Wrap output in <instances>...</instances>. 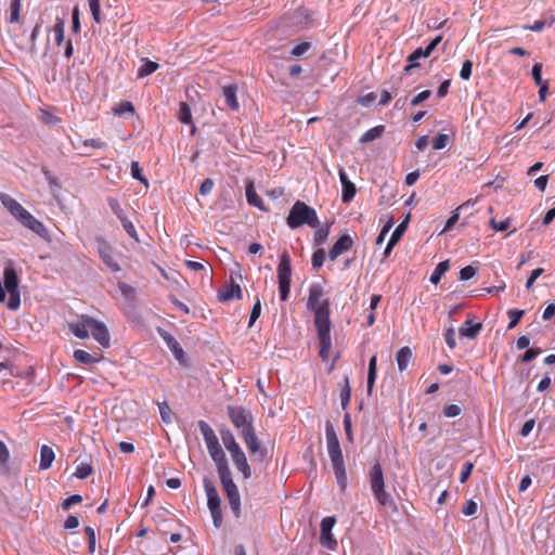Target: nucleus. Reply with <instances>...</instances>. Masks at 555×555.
Segmentation results:
<instances>
[{
  "mask_svg": "<svg viewBox=\"0 0 555 555\" xmlns=\"http://www.w3.org/2000/svg\"><path fill=\"white\" fill-rule=\"evenodd\" d=\"M448 269H449L448 260L439 262L430 276V282L435 285L438 284L441 280V276L448 271Z\"/></svg>",
  "mask_w": 555,
  "mask_h": 555,
  "instance_id": "39",
  "label": "nucleus"
},
{
  "mask_svg": "<svg viewBox=\"0 0 555 555\" xmlns=\"http://www.w3.org/2000/svg\"><path fill=\"white\" fill-rule=\"evenodd\" d=\"M525 311L524 310H519V309H511L507 311V315L509 318V323H508V326L507 328L508 330H512L514 328L520 321V319L522 318Z\"/></svg>",
  "mask_w": 555,
  "mask_h": 555,
  "instance_id": "43",
  "label": "nucleus"
},
{
  "mask_svg": "<svg viewBox=\"0 0 555 555\" xmlns=\"http://www.w3.org/2000/svg\"><path fill=\"white\" fill-rule=\"evenodd\" d=\"M324 260H325V251H324V249L320 248V249L315 250L313 253V255H312V258H311L312 268L314 270L320 269L323 266Z\"/></svg>",
  "mask_w": 555,
  "mask_h": 555,
  "instance_id": "47",
  "label": "nucleus"
},
{
  "mask_svg": "<svg viewBox=\"0 0 555 555\" xmlns=\"http://www.w3.org/2000/svg\"><path fill=\"white\" fill-rule=\"evenodd\" d=\"M325 438H326V448L330 460L332 464L344 463L343 452L340 449V443L334 426L330 421L325 423Z\"/></svg>",
  "mask_w": 555,
  "mask_h": 555,
  "instance_id": "8",
  "label": "nucleus"
},
{
  "mask_svg": "<svg viewBox=\"0 0 555 555\" xmlns=\"http://www.w3.org/2000/svg\"><path fill=\"white\" fill-rule=\"evenodd\" d=\"M131 176L133 179L139 180L147 185V180L142 176V170L138 162L131 163Z\"/></svg>",
  "mask_w": 555,
  "mask_h": 555,
  "instance_id": "54",
  "label": "nucleus"
},
{
  "mask_svg": "<svg viewBox=\"0 0 555 555\" xmlns=\"http://www.w3.org/2000/svg\"><path fill=\"white\" fill-rule=\"evenodd\" d=\"M448 142H449L448 135L440 133L434 139L433 149L434 150H442L447 146Z\"/></svg>",
  "mask_w": 555,
  "mask_h": 555,
  "instance_id": "61",
  "label": "nucleus"
},
{
  "mask_svg": "<svg viewBox=\"0 0 555 555\" xmlns=\"http://www.w3.org/2000/svg\"><path fill=\"white\" fill-rule=\"evenodd\" d=\"M108 206L112 209V211L116 215V217L120 220L122 217H125V212L122 208L120 207L118 201L116 198H108Z\"/></svg>",
  "mask_w": 555,
  "mask_h": 555,
  "instance_id": "58",
  "label": "nucleus"
},
{
  "mask_svg": "<svg viewBox=\"0 0 555 555\" xmlns=\"http://www.w3.org/2000/svg\"><path fill=\"white\" fill-rule=\"evenodd\" d=\"M509 224H511L509 219H505L503 221H496L495 219H491V221H490L491 228L494 229L495 231H500V232L507 230L509 228Z\"/></svg>",
  "mask_w": 555,
  "mask_h": 555,
  "instance_id": "63",
  "label": "nucleus"
},
{
  "mask_svg": "<svg viewBox=\"0 0 555 555\" xmlns=\"http://www.w3.org/2000/svg\"><path fill=\"white\" fill-rule=\"evenodd\" d=\"M91 335L102 347H109L111 337L104 323L94 320L91 328Z\"/></svg>",
  "mask_w": 555,
  "mask_h": 555,
  "instance_id": "20",
  "label": "nucleus"
},
{
  "mask_svg": "<svg viewBox=\"0 0 555 555\" xmlns=\"http://www.w3.org/2000/svg\"><path fill=\"white\" fill-rule=\"evenodd\" d=\"M246 443V447L250 454H257L259 456V460L262 461L266 455L267 451L263 449L256 436L255 429L244 433L243 436H241Z\"/></svg>",
  "mask_w": 555,
  "mask_h": 555,
  "instance_id": "17",
  "label": "nucleus"
},
{
  "mask_svg": "<svg viewBox=\"0 0 555 555\" xmlns=\"http://www.w3.org/2000/svg\"><path fill=\"white\" fill-rule=\"evenodd\" d=\"M214 181L209 178L205 179L199 186V194L203 196L208 195L214 189Z\"/></svg>",
  "mask_w": 555,
  "mask_h": 555,
  "instance_id": "64",
  "label": "nucleus"
},
{
  "mask_svg": "<svg viewBox=\"0 0 555 555\" xmlns=\"http://www.w3.org/2000/svg\"><path fill=\"white\" fill-rule=\"evenodd\" d=\"M82 146L95 150H103L106 147V144L100 139H87L82 141Z\"/></svg>",
  "mask_w": 555,
  "mask_h": 555,
  "instance_id": "60",
  "label": "nucleus"
},
{
  "mask_svg": "<svg viewBox=\"0 0 555 555\" xmlns=\"http://www.w3.org/2000/svg\"><path fill=\"white\" fill-rule=\"evenodd\" d=\"M330 234V225H325V227H322V228H319L315 233H314V237H313V242L315 245H322L327 236Z\"/></svg>",
  "mask_w": 555,
  "mask_h": 555,
  "instance_id": "46",
  "label": "nucleus"
},
{
  "mask_svg": "<svg viewBox=\"0 0 555 555\" xmlns=\"http://www.w3.org/2000/svg\"><path fill=\"white\" fill-rule=\"evenodd\" d=\"M88 4H89L90 12L92 14L93 21L96 24H100L102 22L100 0H88Z\"/></svg>",
  "mask_w": 555,
  "mask_h": 555,
  "instance_id": "44",
  "label": "nucleus"
},
{
  "mask_svg": "<svg viewBox=\"0 0 555 555\" xmlns=\"http://www.w3.org/2000/svg\"><path fill=\"white\" fill-rule=\"evenodd\" d=\"M208 450V453L212 461L216 464L217 473L220 478V482L222 489L227 495L230 508L235 516V518H240L241 516V496L237 489V486L234 483L232 478V473L229 467V463L220 444L216 447H211Z\"/></svg>",
  "mask_w": 555,
  "mask_h": 555,
  "instance_id": "2",
  "label": "nucleus"
},
{
  "mask_svg": "<svg viewBox=\"0 0 555 555\" xmlns=\"http://www.w3.org/2000/svg\"><path fill=\"white\" fill-rule=\"evenodd\" d=\"M286 224L291 229H297L305 224L317 229L320 225V221L314 208L301 201H296L288 212Z\"/></svg>",
  "mask_w": 555,
  "mask_h": 555,
  "instance_id": "3",
  "label": "nucleus"
},
{
  "mask_svg": "<svg viewBox=\"0 0 555 555\" xmlns=\"http://www.w3.org/2000/svg\"><path fill=\"white\" fill-rule=\"evenodd\" d=\"M307 308L314 313V324L320 343L319 354L322 360H327L332 348L330 301L323 298V289L319 284L309 287Z\"/></svg>",
  "mask_w": 555,
  "mask_h": 555,
  "instance_id": "1",
  "label": "nucleus"
},
{
  "mask_svg": "<svg viewBox=\"0 0 555 555\" xmlns=\"http://www.w3.org/2000/svg\"><path fill=\"white\" fill-rule=\"evenodd\" d=\"M337 485L344 491L347 487V474L345 463L332 464Z\"/></svg>",
  "mask_w": 555,
  "mask_h": 555,
  "instance_id": "30",
  "label": "nucleus"
},
{
  "mask_svg": "<svg viewBox=\"0 0 555 555\" xmlns=\"http://www.w3.org/2000/svg\"><path fill=\"white\" fill-rule=\"evenodd\" d=\"M220 301H228L231 299H240L242 297L241 286L232 281V283L218 294Z\"/></svg>",
  "mask_w": 555,
  "mask_h": 555,
  "instance_id": "25",
  "label": "nucleus"
},
{
  "mask_svg": "<svg viewBox=\"0 0 555 555\" xmlns=\"http://www.w3.org/2000/svg\"><path fill=\"white\" fill-rule=\"evenodd\" d=\"M118 289L120 291L121 295L127 299H132L135 295V289L124 282L118 283Z\"/></svg>",
  "mask_w": 555,
  "mask_h": 555,
  "instance_id": "53",
  "label": "nucleus"
},
{
  "mask_svg": "<svg viewBox=\"0 0 555 555\" xmlns=\"http://www.w3.org/2000/svg\"><path fill=\"white\" fill-rule=\"evenodd\" d=\"M55 454L52 448L42 446L40 449V463L39 468L44 470L51 467L54 461Z\"/></svg>",
  "mask_w": 555,
  "mask_h": 555,
  "instance_id": "29",
  "label": "nucleus"
},
{
  "mask_svg": "<svg viewBox=\"0 0 555 555\" xmlns=\"http://www.w3.org/2000/svg\"><path fill=\"white\" fill-rule=\"evenodd\" d=\"M4 287L10 297L7 304L10 310H17L21 306V294L18 289V278L12 264H8L3 270Z\"/></svg>",
  "mask_w": 555,
  "mask_h": 555,
  "instance_id": "5",
  "label": "nucleus"
},
{
  "mask_svg": "<svg viewBox=\"0 0 555 555\" xmlns=\"http://www.w3.org/2000/svg\"><path fill=\"white\" fill-rule=\"evenodd\" d=\"M96 249L100 259L108 270H111L114 273L119 272L121 270L118 261L115 259V253L113 247L105 240H96Z\"/></svg>",
  "mask_w": 555,
  "mask_h": 555,
  "instance_id": "10",
  "label": "nucleus"
},
{
  "mask_svg": "<svg viewBox=\"0 0 555 555\" xmlns=\"http://www.w3.org/2000/svg\"><path fill=\"white\" fill-rule=\"evenodd\" d=\"M425 54V50L423 48H417L412 54L409 55L408 62L409 64L404 67V72L409 73L413 67L417 66L416 61L421 57H427Z\"/></svg>",
  "mask_w": 555,
  "mask_h": 555,
  "instance_id": "38",
  "label": "nucleus"
},
{
  "mask_svg": "<svg viewBox=\"0 0 555 555\" xmlns=\"http://www.w3.org/2000/svg\"><path fill=\"white\" fill-rule=\"evenodd\" d=\"M469 205H473L469 201L459 206L452 214V216L447 220V223L443 228V231H449L459 220L460 214L459 211Z\"/></svg>",
  "mask_w": 555,
  "mask_h": 555,
  "instance_id": "45",
  "label": "nucleus"
},
{
  "mask_svg": "<svg viewBox=\"0 0 555 555\" xmlns=\"http://www.w3.org/2000/svg\"><path fill=\"white\" fill-rule=\"evenodd\" d=\"M119 221L121 222L122 228L127 232V234L130 237L138 240V233L135 231L133 223L126 216L122 217Z\"/></svg>",
  "mask_w": 555,
  "mask_h": 555,
  "instance_id": "48",
  "label": "nucleus"
},
{
  "mask_svg": "<svg viewBox=\"0 0 555 555\" xmlns=\"http://www.w3.org/2000/svg\"><path fill=\"white\" fill-rule=\"evenodd\" d=\"M236 93H237V88L234 85H228L222 88V94H223L225 104L232 111H237L240 108Z\"/></svg>",
  "mask_w": 555,
  "mask_h": 555,
  "instance_id": "24",
  "label": "nucleus"
},
{
  "mask_svg": "<svg viewBox=\"0 0 555 555\" xmlns=\"http://www.w3.org/2000/svg\"><path fill=\"white\" fill-rule=\"evenodd\" d=\"M22 0H11L9 14L7 21L9 23H18L21 13Z\"/></svg>",
  "mask_w": 555,
  "mask_h": 555,
  "instance_id": "34",
  "label": "nucleus"
},
{
  "mask_svg": "<svg viewBox=\"0 0 555 555\" xmlns=\"http://www.w3.org/2000/svg\"><path fill=\"white\" fill-rule=\"evenodd\" d=\"M158 410H159V414L162 416V420L165 423H170L171 422L172 411H171L170 406L168 405V403L167 402L158 403Z\"/></svg>",
  "mask_w": 555,
  "mask_h": 555,
  "instance_id": "49",
  "label": "nucleus"
},
{
  "mask_svg": "<svg viewBox=\"0 0 555 555\" xmlns=\"http://www.w3.org/2000/svg\"><path fill=\"white\" fill-rule=\"evenodd\" d=\"M233 464L238 472L242 473L244 479H248L251 476V469L247 462L246 455L243 450L231 455Z\"/></svg>",
  "mask_w": 555,
  "mask_h": 555,
  "instance_id": "21",
  "label": "nucleus"
},
{
  "mask_svg": "<svg viewBox=\"0 0 555 555\" xmlns=\"http://www.w3.org/2000/svg\"><path fill=\"white\" fill-rule=\"evenodd\" d=\"M133 112H134V107H133L132 103L127 102V101L120 102L118 104V106L116 108H114V113L119 116L124 115L126 113H133Z\"/></svg>",
  "mask_w": 555,
  "mask_h": 555,
  "instance_id": "57",
  "label": "nucleus"
},
{
  "mask_svg": "<svg viewBox=\"0 0 555 555\" xmlns=\"http://www.w3.org/2000/svg\"><path fill=\"white\" fill-rule=\"evenodd\" d=\"M555 22L554 15H548L543 17L542 20L535 21L532 25L525 26V29H529L531 31H542L545 27H551Z\"/></svg>",
  "mask_w": 555,
  "mask_h": 555,
  "instance_id": "32",
  "label": "nucleus"
},
{
  "mask_svg": "<svg viewBox=\"0 0 555 555\" xmlns=\"http://www.w3.org/2000/svg\"><path fill=\"white\" fill-rule=\"evenodd\" d=\"M93 322H94V319L87 315V314H82L79 317V319L75 322H70L68 324V327L70 330V332L78 338L80 339H85V338H88L89 335L91 334V328H92V325H93Z\"/></svg>",
  "mask_w": 555,
  "mask_h": 555,
  "instance_id": "12",
  "label": "nucleus"
},
{
  "mask_svg": "<svg viewBox=\"0 0 555 555\" xmlns=\"http://www.w3.org/2000/svg\"><path fill=\"white\" fill-rule=\"evenodd\" d=\"M477 511H478V504L473 500L466 501L462 507V513L465 516H475L477 514Z\"/></svg>",
  "mask_w": 555,
  "mask_h": 555,
  "instance_id": "52",
  "label": "nucleus"
},
{
  "mask_svg": "<svg viewBox=\"0 0 555 555\" xmlns=\"http://www.w3.org/2000/svg\"><path fill=\"white\" fill-rule=\"evenodd\" d=\"M74 359L82 364H91L100 361L99 358L81 349H77L74 351Z\"/></svg>",
  "mask_w": 555,
  "mask_h": 555,
  "instance_id": "35",
  "label": "nucleus"
},
{
  "mask_svg": "<svg viewBox=\"0 0 555 555\" xmlns=\"http://www.w3.org/2000/svg\"><path fill=\"white\" fill-rule=\"evenodd\" d=\"M21 224H23L25 228L29 229L34 233H36L38 236L46 241H50V235L47 227L36 219L29 211L26 216L20 221Z\"/></svg>",
  "mask_w": 555,
  "mask_h": 555,
  "instance_id": "16",
  "label": "nucleus"
},
{
  "mask_svg": "<svg viewBox=\"0 0 555 555\" xmlns=\"http://www.w3.org/2000/svg\"><path fill=\"white\" fill-rule=\"evenodd\" d=\"M260 313H261V302H260V299L257 298L256 302L253 306L251 312H250L249 322H248L249 327L253 326V324L256 322V320L260 317Z\"/></svg>",
  "mask_w": 555,
  "mask_h": 555,
  "instance_id": "55",
  "label": "nucleus"
},
{
  "mask_svg": "<svg viewBox=\"0 0 555 555\" xmlns=\"http://www.w3.org/2000/svg\"><path fill=\"white\" fill-rule=\"evenodd\" d=\"M338 175L343 186L341 201L345 204L350 203L357 193L356 185L349 180L347 173L343 168H339Z\"/></svg>",
  "mask_w": 555,
  "mask_h": 555,
  "instance_id": "19",
  "label": "nucleus"
},
{
  "mask_svg": "<svg viewBox=\"0 0 555 555\" xmlns=\"http://www.w3.org/2000/svg\"><path fill=\"white\" fill-rule=\"evenodd\" d=\"M377 374V358L373 356L369 362V372H367V393L371 395Z\"/></svg>",
  "mask_w": 555,
  "mask_h": 555,
  "instance_id": "31",
  "label": "nucleus"
},
{
  "mask_svg": "<svg viewBox=\"0 0 555 555\" xmlns=\"http://www.w3.org/2000/svg\"><path fill=\"white\" fill-rule=\"evenodd\" d=\"M158 334L165 341L169 350L172 352L175 359L179 361L181 364H184L185 354L179 341L169 332L165 330L158 328Z\"/></svg>",
  "mask_w": 555,
  "mask_h": 555,
  "instance_id": "14",
  "label": "nucleus"
},
{
  "mask_svg": "<svg viewBox=\"0 0 555 555\" xmlns=\"http://www.w3.org/2000/svg\"><path fill=\"white\" fill-rule=\"evenodd\" d=\"M229 417L232 424L238 429L240 435L254 429L253 416L242 406H229Z\"/></svg>",
  "mask_w": 555,
  "mask_h": 555,
  "instance_id": "9",
  "label": "nucleus"
},
{
  "mask_svg": "<svg viewBox=\"0 0 555 555\" xmlns=\"http://www.w3.org/2000/svg\"><path fill=\"white\" fill-rule=\"evenodd\" d=\"M54 40L57 46L64 41L65 23L62 18L57 17L53 27Z\"/></svg>",
  "mask_w": 555,
  "mask_h": 555,
  "instance_id": "37",
  "label": "nucleus"
},
{
  "mask_svg": "<svg viewBox=\"0 0 555 555\" xmlns=\"http://www.w3.org/2000/svg\"><path fill=\"white\" fill-rule=\"evenodd\" d=\"M245 193H246L247 203L249 205L257 207L258 209L263 210V211L267 210L261 197L257 194V192L255 190L253 181H248V183L246 184Z\"/></svg>",
  "mask_w": 555,
  "mask_h": 555,
  "instance_id": "23",
  "label": "nucleus"
},
{
  "mask_svg": "<svg viewBox=\"0 0 555 555\" xmlns=\"http://www.w3.org/2000/svg\"><path fill=\"white\" fill-rule=\"evenodd\" d=\"M406 224L408 218L395 229L389 240L397 244L400 241L403 233L405 232Z\"/></svg>",
  "mask_w": 555,
  "mask_h": 555,
  "instance_id": "51",
  "label": "nucleus"
},
{
  "mask_svg": "<svg viewBox=\"0 0 555 555\" xmlns=\"http://www.w3.org/2000/svg\"><path fill=\"white\" fill-rule=\"evenodd\" d=\"M204 489L207 496V506L210 511L214 525L219 528L222 524L221 500L216 487L208 480H204Z\"/></svg>",
  "mask_w": 555,
  "mask_h": 555,
  "instance_id": "7",
  "label": "nucleus"
},
{
  "mask_svg": "<svg viewBox=\"0 0 555 555\" xmlns=\"http://www.w3.org/2000/svg\"><path fill=\"white\" fill-rule=\"evenodd\" d=\"M383 130H384V127L383 126H377V127H374L367 131H365L360 141L362 143H367V142H371V141H374L376 140L377 138H379L383 133Z\"/></svg>",
  "mask_w": 555,
  "mask_h": 555,
  "instance_id": "41",
  "label": "nucleus"
},
{
  "mask_svg": "<svg viewBox=\"0 0 555 555\" xmlns=\"http://www.w3.org/2000/svg\"><path fill=\"white\" fill-rule=\"evenodd\" d=\"M157 68H158L157 63L150 61L147 59H144L143 64L138 69L137 76H138V78H144V77L153 74L154 72H156Z\"/></svg>",
  "mask_w": 555,
  "mask_h": 555,
  "instance_id": "33",
  "label": "nucleus"
},
{
  "mask_svg": "<svg viewBox=\"0 0 555 555\" xmlns=\"http://www.w3.org/2000/svg\"><path fill=\"white\" fill-rule=\"evenodd\" d=\"M411 359L412 350L409 347H402L397 351L396 361L400 372H403L408 369Z\"/></svg>",
  "mask_w": 555,
  "mask_h": 555,
  "instance_id": "26",
  "label": "nucleus"
},
{
  "mask_svg": "<svg viewBox=\"0 0 555 555\" xmlns=\"http://www.w3.org/2000/svg\"><path fill=\"white\" fill-rule=\"evenodd\" d=\"M353 245V241L350 235L344 234L341 235L333 245V247L328 251V258L334 261L336 260L341 254L348 251L351 249Z\"/></svg>",
  "mask_w": 555,
  "mask_h": 555,
  "instance_id": "18",
  "label": "nucleus"
},
{
  "mask_svg": "<svg viewBox=\"0 0 555 555\" xmlns=\"http://www.w3.org/2000/svg\"><path fill=\"white\" fill-rule=\"evenodd\" d=\"M0 202L18 222L28 212L15 198L7 193H0Z\"/></svg>",
  "mask_w": 555,
  "mask_h": 555,
  "instance_id": "13",
  "label": "nucleus"
},
{
  "mask_svg": "<svg viewBox=\"0 0 555 555\" xmlns=\"http://www.w3.org/2000/svg\"><path fill=\"white\" fill-rule=\"evenodd\" d=\"M21 224H23L25 228L29 229L34 233H36L38 236L46 241H50V235L47 227L36 219L29 211L26 216L20 221Z\"/></svg>",
  "mask_w": 555,
  "mask_h": 555,
  "instance_id": "15",
  "label": "nucleus"
},
{
  "mask_svg": "<svg viewBox=\"0 0 555 555\" xmlns=\"http://www.w3.org/2000/svg\"><path fill=\"white\" fill-rule=\"evenodd\" d=\"M198 428L203 435L207 449L220 444L214 429L205 421L198 422Z\"/></svg>",
  "mask_w": 555,
  "mask_h": 555,
  "instance_id": "22",
  "label": "nucleus"
},
{
  "mask_svg": "<svg viewBox=\"0 0 555 555\" xmlns=\"http://www.w3.org/2000/svg\"><path fill=\"white\" fill-rule=\"evenodd\" d=\"M336 524V518L334 516H327L321 520V534H320V543L322 546L326 547L330 551H335L337 547V541L332 533V529Z\"/></svg>",
  "mask_w": 555,
  "mask_h": 555,
  "instance_id": "11",
  "label": "nucleus"
},
{
  "mask_svg": "<svg viewBox=\"0 0 555 555\" xmlns=\"http://www.w3.org/2000/svg\"><path fill=\"white\" fill-rule=\"evenodd\" d=\"M310 48H311L310 42H307V41L301 42L292 49L291 56L299 57V56L304 55Z\"/></svg>",
  "mask_w": 555,
  "mask_h": 555,
  "instance_id": "50",
  "label": "nucleus"
},
{
  "mask_svg": "<svg viewBox=\"0 0 555 555\" xmlns=\"http://www.w3.org/2000/svg\"><path fill=\"white\" fill-rule=\"evenodd\" d=\"M370 487L373 496L380 506L397 509L396 503L390 493L385 490V480L382 465L376 462L372 465L369 474Z\"/></svg>",
  "mask_w": 555,
  "mask_h": 555,
  "instance_id": "4",
  "label": "nucleus"
},
{
  "mask_svg": "<svg viewBox=\"0 0 555 555\" xmlns=\"http://www.w3.org/2000/svg\"><path fill=\"white\" fill-rule=\"evenodd\" d=\"M344 428H345L347 440L349 442H353L352 423H351V416L349 413H346L344 416Z\"/></svg>",
  "mask_w": 555,
  "mask_h": 555,
  "instance_id": "56",
  "label": "nucleus"
},
{
  "mask_svg": "<svg viewBox=\"0 0 555 555\" xmlns=\"http://www.w3.org/2000/svg\"><path fill=\"white\" fill-rule=\"evenodd\" d=\"M473 468H474V464L472 462H466L463 465L462 472L460 474V482L461 483H465L468 480V478L472 475Z\"/></svg>",
  "mask_w": 555,
  "mask_h": 555,
  "instance_id": "59",
  "label": "nucleus"
},
{
  "mask_svg": "<svg viewBox=\"0 0 555 555\" xmlns=\"http://www.w3.org/2000/svg\"><path fill=\"white\" fill-rule=\"evenodd\" d=\"M481 323H474L472 320H467L461 327H460V335L462 337L467 338H475L478 333L481 331Z\"/></svg>",
  "mask_w": 555,
  "mask_h": 555,
  "instance_id": "27",
  "label": "nucleus"
},
{
  "mask_svg": "<svg viewBox=\"0 0 555 555\" xmlns=\"http://www.w3.org/2000/svg\"><path fill=\"white\" fill-rule=\"evenodd\" d=\"M350 398H351V389H350V385H349V379H348V377H345L343 380V386H341V390H340V404L344 410L349 404Z\"/></svg>",
  "mask_w": 555,
  "mask_h": 555,
  "instance_id": "36",
  "label": "nucleus"
},
{
  "mask_svg": "<svg viewBox=\"0 0 555 555\" xmlns=\"http://www.w3.org/2000/svg\"><path fill=\"white\" fill-rule=\"evenodd\" d=\"M178 119L182 124L192 125V113L190 106L182 102L180 103L179 112H178Z\"/></svg>",
  "mask_w": 555,
  "mask_h": 555,
  "instance_id": "40",
  "label": "nucleus"
},
{
  "mask_svg": "<svg viewBox=\"0 0 555 555\" xmlns=\"http://www.w3.org/2000/svg\"><path fill=\"white\" fill-rule=\"evenodd\" d=\"M292 267L289 255L285 251L281 255L278 266L279 291L281 300L288 298L291 291Z\"/></svg>",
  "mask_w": 555,
  "mask_h": 555,
  "instance_id": "6",
  "label": "nucleus"
},
{
  "mask_svg": "<svg viewBox=\"0 0 555 555\" xmlns=\"http://www.w3.org/2000/svg\"><path fill=\"white\" fill-rule=\"evenodd\" d=\"M222 443L225 449L230 452V455L237 453L242 450L240 444L236 442L233 434L230 430L221 431Z\"/></svg>",
  "mask_w": 555,
  "mask_h": 555,
  "instance_id": "28",
  "label": "nucleus"
},
{
  "mask_svg": "<svg viewBox=\"0 0 555 555\" xmlns=\"http://www.w3.org/2000/svg\"><path fill=\"white\" fill-rule=\"evenodd\" d=\"M472 69H473V63L472 61L469 60H466L463 65H462V68H461V72H460V77L463 79V80H468L472 76Z\"/></svg>",
  "mask_w": 555,
  "mask_h": 555,
  "instance_id": "62",
  "label": "nucleus"
},
{
  "mask_svg": "<svg viewBox=\"0 0 555 555\" xmlns=\"http://www.w3.org/2000/svg\"><path fill=\"white\" fill-rule=\"evenodd\" d=\"M92 473H93V467H92L91 463L90 462H82V463H80L77 466L76 472H75L74 475L78 479H85L88 476H90Z\"/></svg>",
  "mask_w": 555,
  "mask_h": 555,
  "instance_id": "42",
  "label": "nucleus"
}]
</instances>
